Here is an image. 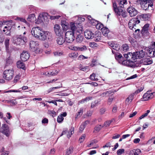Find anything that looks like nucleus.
<instances>
[{
    "label": "nucleus",
    "instance_id": "obj_1",
    "mask_svg": "<svg viewBox=\"0 0 155 155\" xmlns=\"http://www.w3.org/2000/svg\"><path fill=\"white\" fill-rule=\"evenodd\" d=\"M127 0H120L119 2V6L117 7L115 2L113 3V10L117 15L121 16L123 18L127 17V13L125 10L121 8H126L127 7Z\"/></svg>",
    "mask_w": 155,
    "mask_h": 155
},
{
    "label": "nucleus",
    "instance_id": "obj_2",
    "mask_svg": "<svg viewBox=\"0 0 155 155\" xmlns=\"http://www.w3.org/2000/svg\"><path fill=\"white\" fill-rule=\"evenodd\" d=\"M44 31L41 28L38 27L33 28L31 31V34L35 37L38 38L41 41H44L45 38L44 35Z\"/></svg>",
    "mask_w": 155,
    "mask_h": 155
},
{
    "label": "nucleus",
    "instance_id": "obj_3",
    "mask_svg": "<svg viewBox=\"0 0 155 155\" xmlns=\"http://www.w3.org/2000/svg\"><path fill=\"white\" fill-rule=\"evenodd\" d=\"M135 53L134 52L133 54L131 52H128L127 54H124V56L125 58V59L127 62L126 63L128 64V65H132V66H129L130 67L133 68L134 67L135 65L134 61H135V59H136V57H135Z\"/></svg>",
    "mask_w": 155,
    "mask_h": 155
},
{
    "label": "nucleus",
    "instance_id": "obj_4",
    "mask_svg": "<svg viewBox=\"0 0 155 155\" xmlns=\"http://www.w3.org/2000/svg\"><path fill=\"white\" fill-rule=\"evenodd\" d=\"M112 53L115 54V58L119 63L127 66H132V65H131V64H130V65H128V64L126 63L127 61L125 59V58L123 57L121 54L117 52H115V51L113 50H112Z\"/></svg>",
    "mask_w": 155,
    "mask_h": 155
},
{
    "label": "nucleus",
    "instance_id": "obj_5",
    "mask_svg": "<svg viewBox=\"0 0 155 155\" xmlns=\"http://www.w3.org/2000/svg\"><path fill=\"white\" fill-rule=\"evenodd\" d=\"M140 22V21L137 18H133L130 19L128 23V26L129 28L132 30L133 31H135V32L137 31L138 32L140 31L139 29H136L137 24H138Z\"/></svg>",
    "mask_w": 155,
    "mask_h": 155
},
{
    "label": "nucleus",
    "instance_id": "obj_6",
    "mask_svg": "<svg viewBox=\"0 0 155 155\" xmlns=\"http://www.w3.org/2000/svg\"><path fill=\"white\" fill-rule=\"evenodd\" d=\"M14 71L13 69H7L4 71L3 73V77L6 80L10 81L13 78Z\"/></svg>",
    "mask_w": 155,
    "mask_h": 155
},
{
    "label": "nucleus",
    "instance_id": "obj_7",
    "mask_svg": "<svg viewBox=\"0 0 155 155\" xmlns=\"http://www.w3.org/2000/svg\"><path fill=\"white\" fill-rule=\"evenodd\" d=\"M54 30L56 35L58 36H63L64 30L59 25H55L54 26Z\"/></svg>",
    "mask_w": 155,
    "mask_h": 155
},
{
    "label": "nucleus",
    "instance_id": "obj_8",
    "mask_svg": "<svg viewBox=\"0 0 155 155\" xmlns=\"http://www.w3.org/2000/svg\"><path fill=\"white\" fill-rule=\"evenodd\" d=\"M148 49L147 47H144L139 51H136L135 53V57L136 59H140L144 57L147 54V50Z\"/></svg>",
    "mask_w": 155,
    "mask_h": 155
},
{
    "label": "nucleus",
    "instance_id": "obj_9",
    "mask_svg": "<svg viewBox=\"0 0 155 155\" xmlns=\"http://www.w3.org/2000/svg\"><path fill=\"white\" fill-rule=\"evenodd\" d=\"M74 34L71 31H68L65 34V40L66 41L69 43L72 42L74 39Z\"/></svg>",
    "mask_w": 155,
    "mask_h": 155
},
{
    "label": "nucleus",
    "instance_id": "obj_10",
    "mask_svg": "<svg viewBox=\"0 0 155 155\" xmlns=\"http://www.w3.org/2000/svg\"><path fill=\"white\" fill-rule=\"evenodd\" d=\"M16 40L17 44H23L27 41V38L24 35H20L18 36Z\"/></svg>",
    "mask_w": 155,
    "mask_h": 155
},
{
    "label": "nucleus",
    "instance_id": "obj_11",
    "mask_svg": "<svg viewBox=\"0 0 155 155\" xmlns=\"http://www.w3.org/2000/svg\"><path fill=\"white\" fill-rule=\"evenodd\" d=\"M141 5L142 9L144 10L148 11L149 10V5L147 3V1L144 0H140L138 2Z\"/></svg>",
    "mask_w": 155,
    "mask_h": 155
},
{
    "label": "nucleus",
    "instance_id": "obj_12",
    "mask_svg": "<svg viewBox=\"0 0 155 155\" xmlns=\"http://www.w3.org/2000/svg\"><path fill=\"white\" fill-rule=\"evenodd\" d=\"M39 43L38 41H31L30 42V47L31 50L35 51L38 48Z\"/></svg>",
    "mask_w": 155,
    "mask_h": 155
},
{
    "label": "nucleus",
    "instance_id": "obj_13",
    "mask_svg": "<svg viewBox=\"0 0 155 155\" xmlns=\"http://www.w3.org/2000/svg\"><path fill=\"white\" fill-rule=\"evenodd\" d=\"M127 11L131 17L135 16L137 14V10L132 6L129 7L127 8Z\"/></svg>",
    "mask_w": 155,
    "mask_h": 155
},
{
    "label": "nucleus",
    "instance_id": "obj_14",
    "mask_svg": "<svg viewBox=\"0 0 155 155\" xmlns=\"http://www.w3.org/2000/svg\"><path fill=\"white\" fill-rule=\"evenodd\" d=\"M154 93L152 92L151 91H148L146 93L144 94L143 95V98L144 101H147L152 99L153 97V94Z\"/></svg>",
    "mask_w": 155,
    "mask_h": 155
},
{
    "label": "nucleus",
    "instance_id": "obj_15",
    "mask_svg": "<svg viewBox=\"0 0 155 155\" xmlns=\"http://www.w3.org/2000/svg\"><path fill=\"white\" fill-rule=\"evenodd\" d=\"M9 131V128L8 126L5 124H3L2 127L0 129V132L3 133L8 136V135Z\"/></svg>",
    "mask_w": 155,
    "mask_h": 155
},
{
    "label": "nucleus",
    "instance_id": "obj_16",
    "mask_svg": "<svg viewBox=\"0 0 155 155\" xmlns=\"http://www.w3.org/2000/svg\"><path fill=\"white\" fill-rule=\"evenodd\" d=\"M48 15V14L47 13H43L42 14H40L38 19V23L43 22L45 18H47Z\"/></svg>",
    "mask_w": 155,
    "mask_h": 155
},
{
    "label": "nucleus",
    "instance_id": "obj_17",
    "mask_svg": "<svg viewBox=\"0 0 155 155\" xmlns=\"http://www.w3.org/2000/svg\"><path fill=\"white\" fill-rule=\"evenodd\" d=\"M149 26V24H147L143 27L141 31V34L143 36H146L149 34L148 31Z\"/></svg>",
    "mask_w": 155,
    "mask_h": 155
},
{
    "label": "nucleus",
    "instance_id": "obj_18",
    "mask_svg": "<svg viewBox=\"0 0 155 155\" xmlns=\"http://www.w3.org/2000/svg\"><path fill=\"white\" fill-rule=\"evenodd\" d=\"M30 56L27 51H23L21 55V58L22 61H25L28 59Z\"/></svg>",
    "mask_w": 155,
    "mask_h": 155
},
{
    "label": "nucleus",
    "instance_id": "obj_19",
    "mask_svg": "<svg viewBox=\"0 0 155 155\" xmlns=\"http://www.w3.org/2000/svg\"><path fill=\"white\" fill-rule=\"evenodd\" d=\"M147 50V54L150 58L154 57L155 56V49L151 48H148Z\"/></svg>",
    "mask_w": 155,
    "mask_h": 155
},
{
    "label": "nucleus",
    "instance_id": "obj_20",
    "mask_svg": "<svg viewBox=\"0 0 155 155\" xmlns=\"http://www.w3.org/2000/svg\"><path fill=\"white\" fill-rule=\"evenodd\" d=\"M94 33L91 31L86 30L84 32L85 37L87 39H91L94 37Z\"/></svg>",
    "mask_w": 155,
    "mask_h": 155
},
{
    "label": "nucleus",
    "instance_id": "obj_21",
    "mask_svg": "<svg viewBox=\"0 0 155 155\" xmlns=\"http://www.w3.org/2000/svg\"><path fill=\"white\" fill-rule=\"evenodd\" d=\"M101 32L97 31L96 32V33L95 34H94V37H93V38L94 39V41L96 42L101 41ZM101 41L103 42L102 41Z\"/></svg>",
    "mask_w": 155,
    "mask_h": 155
},
{
    "label": "nucleus",
    "instance_id": "obj_22",
    "mask_svg": "<svg viewBox=\"0 0 155 155\" xmlns=\"http://www.w3.org/2000/svg\"><path fill=\"white\" fill-rule=\"evenodd\" d=\"M107 93L108 94V96L109 97L108 98L107 104H110L114 98V96L113 95L114 94V92L113 91L111 92L108 91H107Z\"/></svg>",
    "mask_w": 155,
    "mask_h": 155
},
{
    "label": "nucleus",
    "instance_id": "obj_23",
    "mask_svg": "<svg viewBox=\"0 0 155 155\" xmlns=\"http://www.w3.org/2000/svg\"><path fill=\"white\" fill-rule=\"evenodd\" d=\"M44 34V35L45 36V38L44 39V40H47L49 41H51L52 40V35L51 32L45 31Z\"/></svg>",
    "mask_w": 155,
    "mask_h": 155
},
{
    "label": "nucleus",
    "instance_id": "obj_24",
    "mask_svg": "<svg viewBox=\"0 0 155 155\" xmlns=\"http://www.w3.org/2000/svg\"><path fill=\"white\" fill-rule=\"evenodd\" d=\"M141 153V150L139 149H133L130 151V155H139Z\"/></svg>",
    "mask_w": 155,
    "mask_h": 155
},
{
    "label": "nucleus",
    "instance_id": "obj_25",
    "mask_svg": "<svg viewBox=\"0 0 155 155\" xmlns=\"http://www.w3.org/2000/svg\"><path fill=\"white\" fill-rule=\"evenodd\" d=\"M65 39L63 38V36H59L56 40L57 44L59 45H62L65 41Z\"/></svg>",
    "mask_w": 155,
    "mask_h": 155
},
{
    "label": "nucleus",
    "instance_id": "obj_26",
    "mask_svg": "<svg viewBox=\"0 0 155 155\" xmlns=\"http://www.w3.org/2000/svg\"><path fill=\"white\" fill-rule=\"evenodd\" d=\"M36 19L35 15L33 13L29 15L27 18L28 21L31 22H34Z\"/></svg>",
    "mask_w": 155,
    "mask_h": 155
},
{
    "label": "nucleus",
    "instance_id": "obj_27",
    "mask_svg": "<svg viewBox=\"0 0 155 155\" xmlns=\"http://www.w3.org/2000/svg\"><path fill=\"white\" fill-rule=\"evenodd\" d=\"M70 27L72 31L71 32H73V33L75 34L77 29V28L75 25V24L74 22H71L70 23Z\"/></svg>",
    "mask_w": 155,
    "mask_h": 155
},
{
    "label": "nucleus",
    "instance_id": "obj_28",
    "mask_svg": "<svg viewBox=\"0 0 155 155\" xmlns=\"http://www.w3.org/2000/svg\"><path fill=\"white\" fill-rule=\"evenodd\" d=\"M142 61L143 64L145 65L151 64L153 62L152 60L148 58L144 59Z\"/></svg>",
    "mask_w": 155,
    "mask_h": 155
},
{
    "label": "nucleus",
    "instance_id": "obj_29",
    "mask_svg": "<svg viewBox=\"0 0 155 155\" xmlns=\"http://www.w3.org/2000/svg\"><path fill=\"white\" fill-rule=\"evenodd\" d=\"M17 67L19 68L25 69V65L24 63L21 61H18L17 63Z\"/></svg>",
    "mask_w": 155,
    "mask_h": 155
},
{
    "label": "nucleus",
    "instance_id": "obj_30",
    "mask_svg": "<svg viewBox=\"0 0 155 155\" xmlns=\"http://www.w3.org/2000/svg\"><path fill=\"white\" fill-rule=\"evenodd\" d=\"M134 93H132L130 94L127 97L125 101L126 102H131L134 99Z\"/></svg>",
    "mask_w": 155,
    "mask_h": 155
},
{
    "label": "nucleus",
    "instance_id": "obj_31",
    "mask_svg": "<svg viewBox=\"0 0 155 155\" xmlns=\"http://www.w3.org/2000/svg\"><path fill=\"white\" fill-rule=\"evenodd\" d=\"M16 19L19 21L25 23L28 26H29L30 24L25 20V18H22L17 17Z\"/></svg>",
    "mask_w": 155,
    "mask_h": 155
},
{
    "label": "nucleus",
    "instance_id": "obj_32",
    "mask_svg": "<svg viewBox=\"0 0 155 155\" xmlns=\"http://www.w3.org/2000/svg\"><path fill=\"white\" fill-rule=\"evenodd\" d=\"M77 36L76 38V40L77 42H81L83 41V37L82 36L81 34H76Z\"/></svg>",
    "mask_w": 155,
    "mask_h": 155
},
{
    "label": "nucleus",
    "instance_id": "obj_33",
    "mask_svg": "<svg viewBox=\"0 0 155 155\" xmlns=\"http://www.w3.org/2000/svg\"><path fill=\"white\" fill-rule=\"evenodd\" d=\"M150 16V14H143L142 18L145 21L148 20L149 19Z\"/></svg>",
    "mask_w": 155,
    "mask_h": 155
},
{
    "label": "nucleus",
    "instance_id": "obj_34",
    "mask_svg": "<svg viewBox=\"0 0 155 155\" xmlns=\"http://www.w3.org/2000/svg\"><path fill=\"white\" fill-rule=\"evenodd\" d=\"M36 7L33 5H30L28 6V10L30 13L35 12L36 10Z\"/></svg>",
    "mask_w": 155,
    "mask_h": 155
},
{
    "label": "nucleus",
    "instance_id": "obj_35",
    "mask_svg": "<svg viewBox=\"0 0 155 155\" xmlns=\"http://www.w3.org/2000/svg\"><path fill=\"white\" fill-rule=\"evenodd\" d=\"M10 27H8L7 26H5L4 28V29L3 30V32H5V34H6L7 35H9L10 34Z\"/></svg>",
    "mask_w": 155,
    "mask_h": 155
},
{
    "label": "nucleus",
    "instance_id": "obj_36",
    "mask_svg": "<svg viewBox=\"0 0 155 155\" xmlns=\"http://www.w3.org/2000/svg\"><path fill=\"white\" fill-rule=\"evenodd\" d=\"M83 32V28L81 25H79L77 28L76 31V34H81Z\"/></svg>",
    "mask_w": 155,
    "mask_h": 155
},
{
    "label": "nucleus",
    "instance_id": "obj_37",
    "mask_svg": "<svg viewBox=\"0 0 155 155\" xmlns=\"http://www.w3.org/2000/svg\"><path fill=\"white\" fill-rule=\"evenodd\" d=\"M103 127V126H102L101 125H97L94 128L93 132L97 133Z\"/></svg>",
    "mask_w": 155,
    "mask_h": 155
},
{
    "label": "nucleus",
    "instance_id": "obj_38",
    "mask_svg": "<svg viewBox=\"0 0 155 155\" xmlns=\"http://www.w3.org/2000/svg\"><path fill=\"white\" fill-rule=\"evenodd\" d=\"M112 48L114 50L116 51L117 52V51L119 50L120 48V46L119 44H117L116 43H115L114 46H113Z\"/></svg>",
    "mask_w": 155,
    "mask_h": 155
},
{
    "label": "nucleus",
    "instance_id": "obj_39",
    "mask_svg": "<svg viewBox=\"0 0 155 155\" xmlns=\"http://www.w3.org/2000/svg\"><path fill=\"white\" fill-rule=\"evenodd\" d=\"M96 28L99 30H101L104 28L103 25L101 23L98 22L95 25Z\"/></svg>",
    "mask_w": 155,
    "mask_h": 155
},
{
    "label": "nucleus",
    "instance_id": "obj_40",
    "mask_svg": "<svg viewBox=\"0 0 155 155\" xmlns=\"http://www.w3.org/2000/svg\"><path fill=\"white\" fill-rule=\"evenodd\" d=\"M83 112V109L82 108H81L79 111H78V113L76 114L75 118H77L80 117L82 114Z\"/></svg>",
    "mask_w": 155,
    "mask_h": 155
},
{
    "label": "nucleus",
    "instance_id": "obj_41",
    "mask_svg": "<svg viewBox=\"0 0 155 155\" xmlns=\"http://www.w3.org/2000/svg\"><path fill=\"white\" fill-rule=\"evenodd\" d=\"M13 63V61L10 57H9L6 60V66H8L9 65Z\"/></svg>",
    "mask_w": 155,
    "mask_h": 155
},
{
    "label": "nucleus",
    "instance_id": "obj_42",
    "mask_svg": "<svg viewBox=\"0 0 155 155\" xmlns=\"http://www.w3.org/2000/svg\"><path fill=\"white\" fill-rule=\"evenodd\" d=\"M122 47L123 48V51L125 52L129 50V46L127 44H125L122 45Z\"/></svg>",
    "mask_w": 155,
    "mask_h": 155
},
{
    "label": "nucleus",
    "instance_id": "obj_43",
    "mask_svg": "<svg viewBox=\"0 0 155 155\" xmlns=\"http://www.w3.org/2000/svg\"><path fill=\"white\" fill-rule=\"evenodd\" d=\"M87 49V47L85 45H83L82 47H79L78 51H84Z\"/></svg>",
    "mask_w": 155,
    "mask_h": 155
},
{
    "label": "nucleus",
    "instance_id": "obj_44",
    "mask_svg": "<svg viewBox=\"0 0 155 155\" xmlns=\"http://www.w3.org/2000/svg\"><path fill=\"white\" fill-rule=\"evenodd\" d=\"M95 74L94 73H93L92 74H91L90 76V79L94 81H98V79L95 78Z\"/></svg>",
    "mask_w": 155,
    "mask_h": 155
},
{
    "label": "nucleus",
    "instance_id": "obj_45",
    "mask_svg": "<svg viewBox=\"0 0 155 155\" xmlns=\"http://www.w3.org/2000/svg\"><path fill=\"white\" fill-rule=\"evenodd\" d=\"M5 37L2 33H0V44H2L5 40Z\"/></svg>",
    "mask_w": 155,
    "mask_h": 155
},
{
    "label": "nucleus",
    "instance_id": "obj_46",
    "mask_svg": "<svg viewBox=\"0 0 155 155\" xmlns=\"http://www.w3.org/2000/svg\"><path fill=\"white\" fill-rule=\"evenodd\" d=\"M101 30L103 35L106 37L107 36V27H104Z\"/></svg>",
    "mask_w": 155,
    "mask_h": 155
},
{
    "label": "nucleus",
    "instance_id": "obj_47",
    "mask_svg": "<svg viewBox=\"0 0 155 155\" xmlns=\"http://www.w3.org/2000/svg\"><path fill=\"white\" fill-rule=\"evenodd\" d=\"M144 88V86H142L141 87H140V88L139 89H138L137 90H136L134 93L136 94H137L141 92L142 91H143Z\"/></svg>",
    "mask_w": 155,
    "mask_h": 155
},
{
    "label": "nucleus",
    "instance_id": "obj_48",
    "mask_svg": "<svg viewBox=\"0 0 155 155\" xmlns=\"http://www.w3.org/2000/svg\"><path fill=\"white\" fill-rule=\"evenodd\" d=\"M73 147L72 146L70 147L67 150L66 153H67V154H69V155L70 154L72 153L73 151Z\"/></svg>",
    "mask_w": 155,
    "mask_h": 155
},
{
    "label": "nucleus",
    "instance_id": "obj_49",
    "mask_svg": "<svg viewBox=\"0 0 155 155\" xmlns=\"http://www.w3.org/2000/svg\"><path fill=\"white\" fill-rule=\"evenodd\" d=\"M98 102L96 101L91 103V107L92 108L95 107L98 105Z\"/></svg>",
    "mask_w": 155,
    "mask_h": 155
},
{
    "label": "nucleus",
    "instance_id": "obj_50",
    "mask_svg": "<svg viewBox=\"0 0 155 155\" xmlns=\"http://www.w3.org/2000/svg\"><path fill=\"white\" fill-rule=\"evenodd\" d=\"M9 39L8 38H6L5 40V47L6 49L8 48L9 44Z\"/></svg>",
    "mask_w": 155,
    "mask_h": 155
},
{
    "label": "nucleus",
    "instance_id": "obj_51",
    "mask_svg": "<svg viewBox=\"0 0 155 155\" xmlns=\"http://www.w3.org/2000/svg\"><path fill=\"white\" fill-rule=\"evenodd\" d=\"M64 120L63 117L62 116L60 115L58 116L57 121L58 123H61Z\"/></svg>",
    "mask_w": 155,
    "mask_h": 155
},
{
    "label": "nucleus",
    "instance_id": "obj_52",
    "mask_svg": "<svg viewBox=\"0 0 155 155\" xmlns=\"http://www.w3.org/2000/svg\"><path fill=\"white\" fill-rule=\"evenodd\" d=\"M150 112V110H148L147 111V113L142 115L139 118V119L140 120L145 117L147 116L148 114Z\"/></svg>",
    "mask_w": 155,
    "mask_h": 155
},
{
    "label": "nucleus",
    "instance_id": "obj_53",
    "mask_svg": "<svg viewBox=\"0 0 155 155\" xmlns=\"http://www.w3.org/2000/svg\"><path fill=\"white\" fill-rule=\"evenodd\" d=\"M124 150L123 149H121L118 150L117 151V153L118 155H121L124 153Z\"/></svg>",
    "mask_w": 155,
    "mask_h": 155
},
{
    "label": "nucleus",
    "instance_id": "obj_54",
    "mask_svg": "<svg viewBox=\"0 0 155 155\" xmlns=\"http://www.w3.org/2000/svg\"><path fill=\"white\" fill-rule=\"evenodd\" d=\"M61 16L59 15L51 16L50 17V18L51 20H54L55 19H58Z\"/></svg>",
    "mask_w": 155,
    "mask_h": 155
},
{
    "label": "nucleus",
    "instance_id": "obj_55",
    "mask_svg": "<svg viewBox=\"0 0 155 155\" xmlns=\"http://www.w3.org/2000/svg\"><path fill=\"white\" fill-rule=\"evenodd\" d=\"M85 126L83 124H82L80 127L79 131V132H82V131L84 130V129L85 128Z\"/></svg>",
    "mask_w": 155,
    "mask_h": 155
},
{
    "label": "nucleus",
    "instance_id": "obj_56",
    "mask_svg": "<svg viewBox=\"0 0 155 155\" xmlns=\"http://www.w3.org/2000/svg\"><path fill=\"white\" fill-rule=\"evenodd\" d=\"M85 134L82 135L81 137L79 139V141L80 143H81L83 141L85 140Z\"/></svg>",
    "mask_w": 155,
    "mask_h": 155
},
{
    "label": "nucleus",
    "instance_id": "obj_57",
    "mask_svg": "<svg viewBox=\"0 0 155 155\" xmlns=\"http://www.w3.org/2000/svg\"><path fill=\"white\" fill-rule=\"evenodd\" d=\"M115 43L114 41H111L108 42L107 44L108 45L110 48H112Z\"/></svg>",
    "mask_w": 155,
    "mask_h": 155
},
{
    "label": "nucleus",
    "instance_id": "obj_58",
    "mask_svg": "<svg viewBox=\"0 0 155 155\" xmlns=\"http://www.w3.org/2000/svg\"><path fill=\"white\" fill-rule=\"evenodd\" d=\"M76 54H75V53H71V54H69V56L70 57L72 58H74L75 57H76L77 56V55H76Z\"/></svg>",
    "mask_w": 155,
    "mask_h": 155
},
{
    "label": "nucleus",
    "instance_id": "obj_59",
    "mask_svg": "<svg viewBox=\"0 0 155 155\" xmlns=\"http://www.w3.org/2000/svg\"><path fill=\"white\" fill-rule=\"evenodd\" d=\"M87 58V57H86L82 55H80L78 57V59L79 60H82Z\"/></svg>",
    "mask_w": 155,
    "mask_h": 155
},
{
    "label": "nucleus",
    "instance_id": "obj_60",
    "mask_svg": "<svg viewBox=\"0 0 155 155\" xmlns=\"http://www.w3.org/2000/svg\"><path fill=\"white\" fill-rule=\"evenodd\" d=\"M78 48H79L78 47L75 46L74 45H72L71 46V49L72 50H75V51H78Z\"/></svg>",
    "mask_w": 155,
    "mask_h": 155
},
{
    "label": "nucleus",
    "instance_id": "obj_61",
    "mask_svg": "<svg viewBox=\"0 0 155 155\" xmlns=\"http://www.w3.org/2000/svg\"><path fill=\"white\" fill-rule=\"evenodd\" d=\"M147 1V3L149 5V6L152 7L153 6V1L151 0H146Z\"/></svg>",
    "mask_w": 155,
    "mask_h": 155
},
{
    "label": "nucleus",
    "instance_id": "obj_62",
    "mask_svg": "<svg viewBox=\"0 0 155 155\" xmlns=\"http://www.w3.org/2000/svg\"><path fill=\"white\" fill-rule=\"evenodd\" d=\"M48 120L46 118H44L42 120V123L43 124H48Z\"/></svg>",
    "mask_w": 155,
    "mask_h": 155
},
{
    "label": "nucleus",
    "instance_id": "obj_63",
    "mask_svg": "<svg viewBox=\"0 0 155 155\" xmlns=\"http://www.w3.org/2000/svg\"><path fill=\"white\" fill-rule=\"evenodd\" d=\"M54 54L55 56H60L62 54V53L61 52H59L58 51H55L54 53Z\"/></svg>",
    "mask_w": 155,
    "mask_h": 155
},
{
    "label": "nucleus",
    "instance_id": "obj_64",
    "mask_svg": "<svg viewBox=\"0 0 155 155\" xmlns=\"http://www.w3.org/2000/svg\"><path fill=\"white\" fill-rule=\"evenodd\" d=\"M92 25H96L99 22L98 21L94 19H92L91 21Z\"/></svg>",
    "mask_w": 155,
    "mask_h": 155
}]
</instances>
